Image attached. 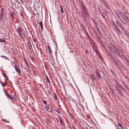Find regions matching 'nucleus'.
<instances>
[{
  "mask_svg": "<svg viewBox=\"0 0 129 129\" xmlns=\"http://www.w3.org/2000/svg\"><path fill=\"white\" fill-rule=\"evenodd\" d=\"M92 21L93 22L95 26L96 27H97V24L93 18H92Z\"/></svg>",
  "mask_w": 129,
  "mask_h": 129,
  "instance_id": "nucleus-21",
  "label": "nucleus"
},
{
  "mask_svg": "<svg viewBox=\"0 0 129 129\" xmlns=\"http://www.w3.org/2000/svg\"><path fill=\"white\" fill-rule=\"evenodd\" d=\"M83 9V13H86L87 16H89V14L88 12L86 11V10L85 7H84V8L82 9Z\"/></svg>",
  "mask_w": 129,
  "mask_h": 129,
  "instance_id": "nucleus-7",
  "label": "nucleus"
},
{
  "mask_svg": "<svg viewBox=\"0 0 129 129\" xmlns=\"http://www.w3.org/2000/svg\"><path fill=\"white\" fill-rule=\"evenodd\" d=\"M94 50L95 52L98 55L99 54L100 55V53L97 50L94 49Z\"/></svg>",
  "mask_w": 129,
  "mask_h": 129,
  "instance_id": "nucleus-38",
  "label": "nucleus"
},
{
  "mask_svg": "<svg viewBox=\"0 0 129 129\" xmlns=\"http://www.w3.org/2000/svg\"><path fill=\"white\" fill-rule=\"evenodd\" d=\"M44 108L47 111L49 110V107H48L46 106H45L44 107Z\"/></svg>",
  "mask_w": 129,
  "mask_h": 129,
  "instance_id": "nucleus-43",
  "label": "nucleus"
},
{
  "mask_svg": "<svg viewBox=\"0 0 129 129\" xmlns=\"http://www.w3.org/2000/svg\"><path fill=\"white\" fill-rule=\"evenodd\" d=\"M60 10L61 13H62L64 12L62 6H61V5H60Z\"/></svg>",
  "mask_w": 129,
  "mask_h": 129,
  "instance_id": "nucleus-23",
  "label": "nucleus"
},
{
  "mask_svg": "<svg viewBox=\"0 0 129 129\" xmlns=\"http://www.w3.org/2000/svg\"><path fill=\"white\" fill-rule=\"evenodd\" d=\"M125 87L129 91V88L128 87L126 84H124Z\"/></svg>",
  "mask_w": 129,
  "mask_h": 129,
  "instance_id": "nucleus-42",
  "label": "nucleus"
},
{
  "mask_svg": "<svg viewBox=\"0 0 129 129\" xmlns=\"http://www.w3.org/2000/svg\"><path fill=\"white\" fill-rule=\"evenodd\" d=\"M109 50H110V51H113V49L112 48V47H109Z\"/></svg>",
  "mask_w": 129,
  "mask_h": 129,
  "instance_id": "nucleus-47",
  "label": "nucleus"
},
{
  "mask_svg": "<svg viewBox=\"0 0 129 129\" xmlns=\"http://www.w3.org/2000/svg\"><path fill=\"white\" fill-rule=\"evenodd\" d=\"M3 15H2L1 14V15L0 16V21H1L3 19Z\"/></svg>",
  "mask_w": 129,
  "mask_h": 129,
  "instance_id": "nucleus-39",
  "label": "nucleus"
},
{
  "mask_svg": "<svg viewBox=\"0 0 129 129\" xmlns=\"http://www.w3.org/2000/svg\"><path fill=\"white\" fill-rule=\"evenodd\" d=\"M6 42L5 40L2 39L0 38V43L4 42Z\"/></svg>",
  "mask_w": 129,
  "mask_h": 129,
  "instance_id": "nucleus-36",
  "label": "nucleus"
},
{
  "mask_svg": "<svg viewBox=\"0 0 129 129\" xmlns=\"http://www.w3.org/2000/svg\"><path fill=\"white\" fill-rule=\"evenodd\" d=\"M100 35L101 36H102H102H103L102 34V33H101L100 34Z\"/></svg>",
  "mask_w": 129,
  "mask_h": 129,
  "instance_id": "nucleus-63",
  "label": "nucleus"
},
{
  "mask_svg": "<svg viewBox=\"0 0 129 129\" xmlns=\"http://www.w3.org/2000/svg\"><path fill=\"white\" fill-rule=\"evenodd\" d=\"M8 98L11 100H14L15 99V96L10 95Z\"/></svg>",
  "mask_w": 129,
  "mask_h": 129,
  "instance_id": "nucleus-14",
  "label": "nucleus"
},
{
  "mask_svg": "<svg viewBox=\"0 0 129 129\" xmlns=\"http://www.w3.org/2000/svg\"><path fill=\"white\" fill-rule=\"evenodd\" d=\"M111 91H112V93H114V92L113 91V90L112 88H111V89H110Z\"/></svg>",
  "mask_w": 129,
  "mask_h": 129,
  "instance_id": "nucleus-52",
  "label": "nucleus"
},
{
  "mask_svg": "<svg viewBox=\"0 0 129 129\" xmlns=\"http://www.w3.org/2000/svg\"><path fill=\"white\" fill-rule=\"evenodd\" d=\"M2 74L3 75L4 77L7 78V77H6L7 75H5V73L3 71H2Z\"/></svg>",
  "mask_w": 129,
  "mask_h": 129,
  "instance_id": "nucleus-33",
  "label": "nucleus"
},
{
  "mask_svg": "<svg viewBox=\"0 0 129 129\" xmlns=\"http://www.w3.org/2000/svg\"><path fill=\"white\" fill-rule=\"evenodd\" d=\"M2 86L5 87L7 85V82H5L4 83H2Z\"/></svg>",
  "mask_w": 129,
  "mask_h": 129,
  "instance_id": "nucleus-28",
  "label": "nucleus"
},
{
  "mask_svg": "<svg viewBox=\"0 0 129 129\" xmlns=\"http://www.w3.org/2000/svg\"><path fill=\"white\" fill-rule=\"evenodd\" d=\"M89 40L90 41H92V40L90 38V36H89V37H88Z\"/></svg>",
  "mask_w": 129,
  "mask_h": 129,
  "instance_id": "nucleus-54",
  "label": "nucleus"
},
{
  "mask_svg": "<svg viewBox=\"0 0 129 129\" xmlns=\"http://www.w3.org/2000/svg\"><path fill=\"white\" fill-rule=\"evenodd\" d=\"M118 122V126H120L121 128H122H122V126L121 124L119 123L118 122Z\"/></svg>",
  "mask_w": 129,
  "mask_h": 129,
  "instance_id": "nucleus-37",
  "label": "nucleus"
},
{
  "mask_svg": "<svg viewBox=\"0 0 129 129\" xmlns=\"http://www.w3.org/2000/svg\"><path fill=\"white\" fill-rule=\"evenodd\" d=\"M118 13L119 14L120 16H124V15L123 14L122 12L120 11H118Z\"/></svg>",
  "mask_w": 129,
  "mask_h": 129,
  "instance_id": "nucleus-27",
  "label": "nucleus"
},
{
  "mask_svg": "<svg viewBox=\"0 0 129 129\" xmlns=\"http://www.w3.org/2000/svg\"><path fill=\"white\" fill-rule=\"evenodd\" d=\"M95 73L96 76L98 78V79L100 80H102V76H101L100 73L97 70L96 71Z\"/></svg>",
  "mask_w": 129,
  "mask_h": 129,
  "instance_id": "nucleus-1",
  "label": "nucleus"
},
{
  "mask_svg": "<svg viewBox=\"0 0 129 129\" xmlns=\"http://www.w3.org/2000/svg\"><path fill=\"white\" fill-rule=\"evenodd\" d=\"M19 36L22 38L23 39L25 37V34H21V33H19Z\"/></svg>",
  "mask_w": 129,
  "mask_h": 129,
  "instance_id": "nucleus-11",
  "label": "nucleus"
},
{
  "mask_svg": "<svg viewBox=\"0 0 129 129\" xmlns=\"http://www.w3.org/2000/svg\"><path fill=\"white\" fill-rule=\"evenodd\" d=\"M101 2L102 3L103 5L104 6L106 5V4L104 2V1L103 0H101Z\"/></svg>",
  "mask_w": 129,
  "mask_h": 129,
  "instance_id": "nucleus-34",
  "label": "nucleus"
},
{
  "mask_svg": "<svg viewBox=\"0 0 129 129\" xmlns=\"http://www.w3.org/2000/svg\"><path fill=\"white\" fill-rule=\"evenodd\" d=\"M105 7H106V8H107V9H108V6H107L106 4V5H105Z\"/></svg>",
  "mask_w": 129,
  "mask_h": 129,
  "instance_id": "nucleus-57",
  "label": "nucleus"
},
{
  "mask_svg": "<svg viewBox=\"0 0 129 129\" xmlns=\"http://www.w3.org/2000/svg\"><path fill=\"white\" fill-rule=\"evenodd\" d=\"M112 25L115 28L117 26L116 25V24L115 23V22L113 20L112 21Z\"/></svg>",
  "mask_w": 129,
  "mask_h": 129,
  "instance_id": "nucleus-20",
  "label": "nucleus"
},
{
  "mask_svg": "<svg viewBox=\"0 0 129 129\" xmlns=\"http://www.w3.org/2000/svg\"><path fill=\"white\" fill-rule=\"evenodd\" d=\"M123 15H122V16H121V17H122V20H125V19L124 18H123V16H122Z\"/></svg>",
  "mask_w": 129,
  "mask_h": 129,
  "instance_id": "nucleus-60",
  "label": "nucleus"
},
{
  "mask_svg": "<svg viewBox=\"0 0 129 129\" xmlns=\"http://www.w3.org/2000/svg\"><path fill=\"white\" fill-rule=\"evenodd\" d=\"M85 33L87 37L90 36L87 31H85Z\"/></svg>",
  "mask_w": 129,
  "mask_h": 129,
  "instance_id": "nucleus-41",
  "label": "nucleus"
},
{
  "mask_svg": "<svg viewBox=\"0 0 129 129\" xmlns=\"http://www.w3.org/2000/svg\"><path fill=\"white\" fill-rule=\"evenodd\" d=\"M24 61L25 62V64L27 65V66H28V63H27V61H26V60L25 59H24Z\"/></svg>",
  "mask_w": 129,
  "mask_h": 129,
  "instance_id": "nucleus-49",
  "label": "nucleus"
},
{
  "mask_svg": "<svg viewBox=\"0 0 129 129\" xmlns=\"http://www.w3.org/2000/svg\"><path fill=\"white\" fill-rule=\"evenodd\" d=\"M96 37L98 39V40L99 39H100V38L99 37V36L97 35H96Z\"/></svg>",
  "mask_w": 129,
  "mask_h": 129,
  "instance_id": "nucleus-53",
  "label": "nucleus"
},
{
  "mask_svg": "<svg viewBox=\"0 0 129 129\" xmlns=\"http://www.w3.org/2000/svg\"><path fill=\"white\" fill-rule=\"evenodd\" d=\"M14 67L16 71L17 72H18L19 73H21V71H20V70L19 69L17 66L16 65H15L14 66Z\"/></svg>",
  "mask_w": 129,
  "mask_h": 129,
  "instance_id": "nucleus-6",
  "label": "nucleus"
},
{
  "mask_svg": "<svg viewBox=\"0 0 129 129\" xmlns=\"http://www.w3.org/2000/svg\"><path fill=\"white\" fill-rule=\"evenodd\" d=\"M46 78L47 79V80L48 82L50 84V81L49 80V78L48 76H46Z\"/></svg>",
  "mask_w": 129,
  "mask_h": 129,
  "instance_id": "nucleus-46",
  "label": "nucleus"
},
{
  "mask_svg": "<svg viewBox=\"0 0 129 129\" xmlns=\"http://www.w3.org/2000/svg\"><path fill=\"white\" fill-rule=\"evenodd\" d=\"M4 92L8 98L10 95L9 93L6 90H4Z\"/></svg>",
  "mask_w": 129,
  "mask_h": 129,
  "instance_id": "nucleus-15",
  "label": "nucleus"
},
{
  "mask_svg": "<svg viewBox=\"0 0 129 129\" xmlns=\"http://www.w3.org/2000/svg\"><path fill=\"white\" fill-rule=\"evenodd\" d=\"M58 119L59 120H60L61 119L60 116H58Z\"/></svg>",
  "mask_w": 129,
  "mask_h": 129,
  "instance_id": "nucleus-58",
  "label": "nucleus"
},
{
  "mask_svg": "<svg viewBox=\"0 0 129 129\" xmlns=\"http://www.w3.org/2000/svg\"><path fill=\"white\" fill-rule=\"evenodd\" d=\"M16 30L18 33H19L20 30H21V28L19 26H18Z\"/></svg>",
  "mask_w": 129,
  "mask_h": 129,
  "instance_id": "nucleus-19",
  "label": "nucleus"
},
{
  "mask_svg": "<svg viewBox=\"0 0 129 129\" xmlns=\"http://www.w3.org/2000/svg\"><path fill=\"white\" fill-rule=\"evenodd\" d=\"M1 56L2 58H4L5 59H6L8 60H9V58L5 56L2 55V56Z\"/></svg>",
  "mask_w": 129,
  "mask_h": 129,
  "instance_id": "nucleus-26",
  "label": "nucleus"
},
{
  "mask_svg": "<svg viewBox=\"0 0 129 129\" xmlns=\"http://www.w3.org/2000/svg\"><path fill=\"white\" fill-rule=\"evenodd\" d=\"M4 9L3 8H2L1 9V11H2V12H1V14L2 15H3V14H4Z\"/></svg>",
  "mask_w": 129,
  "mask_h": 129,
  "instance_id": "nucleus-44",
  "label": "nucleus"
},
{
  "mask_svg": "<svg viewBox=\"0 0 129 129\" xmlns=\"http://www.w3.org/2000/svg\"><path fill=\"white\" fill-rule=\"evenodd\" d=\"M55 111L59 113L60 114V113L59 112V110L58 108H55Z\"/></svg>",
  "mask_w": 129,
  "mask_h": 129,
  "instance_id": "nucleus-35",
  "label": "nucleus"
},
{
  "mask_svg": "<svg viewBox=\"0 0 129 129\" xmlns=\"http://www.w3.org/2000/svg\"><path fill=\"white\" fill-rule=\"evenodd\" d=\"M116 54L118 55L119 57H121L122 56L120 54L119 52L118 51H116Z\"/></svg>",
  "mask_w": 129,
  "mask_h": 129,
  "instance_id": "nucleus-30",
  "label": "nucleus"
},
{
  "mask_svg": "<svg viewBox=\"0 0 129 129\" xmlns=\"http://www.w3.org/2000/svg\"><path fill=\"white\" fill-rule=\"evenodd\" d=\"M112 58L113 61L116 64H117V62L116 60L112 56Z\"/></svg>",
  "mask_w": 129,
  "mask_h": 129,
  "instance_id": "nucleus-31",
  "label": "nucleus"
},
{
  "mask_svg": "<svg viewBox=\"0 0 129 129\" xmlns=\"http://www.w3.org/2000/svg\"><path fill=\"white\" fill-rule=\"evenodd\" d=\"M126 61H127V64L129 66V62L127 60H126Z\"/></svg>",
  "mask_w": 129,
  "mask_h": 129,
  "instance_id": "nucleus-59",
  "label": "nucleus"
},
{
  "mask_svg": "<svg viewBox=\"0 0 129 129\" xmlns=\"http://www.w3.org/2000/svg\"><path fill=\"white\" fill-rule=\"evenodd\" d=\"M43 102L44 104L45 105H47V101L45 100H43Z\"/></svg>",
  "mask_w": 129,
  "mask_h": 129,
  "instance_id": "nucleus-48",
  "label": "nucleus"
},
{
  "mask_svg": "<svg viewBox=\"0 0 129 129\" xmlns=\"http://www.w3.org/2000/svg\"><path fill=\"white\" fill-rule=\"evenodd\" d=\"M80 4L81 5V7L82 9L84 8V7H85L84 5L81 2H80Z\"/></svg>",
  "mask_w": 129,
  "mask_h": 129,
  "instance_id": "nucleus-32",
  "label": "nucleus"
},
{
  "mask_svg": "<svg viewBox=\"0 0 129 129\" xmlns=\"http://www.w3.org/2000/svg\"><path fill=\"white\" fill-rule=\"evenodd\" d=\"M115 28L117 30L118 33L119 34L121 35V34H122V33L121 31L118 28V26L116 27V28Z\"/></svg>",
  "mask_w": 129,
  "mask_h": 129,
  "instance_id": "nucleus-10",
  "label": "nucleus"
},
{
  "mask_svg": "<svg viewBox=\"0 0 129 129\" xmlns=\"http://www.w3.org/2000/svg\"><path fill=\"white\" fill-rule=\"evenodd\" d=\"M124 33V34L126 37L129 38V32L126 30L125 29V28L122 30Z\"/></svg>",
  "mask_w": 129,
  "mask_h": 129,
  "instance_id": "nucleus-3",
  "label": "nucleus"
},
{
  "mask_svg": "<svg viewBox=\"0 0 129 129\" xmlns=\"http://www.w3.org/2000/svg\"><path fill=\"white\" fill-rule=\"evenodd\" d=\"M114 81L116 83V84L118 85V86L120 84L118 83V82L116 80H115Z\"/></svg>",
  "mask_w": 129,
  "mask_h": 129,
  "instance_id": "nucleus-40",
  "label": "nucleus"
},
{
  "mask_svg": "<svg viewBox=\"0 0 129 129\" xmlns=\"http://www.w3.org/2000/svg\"><path fill=\"white\" fill-rule=\"evenodd\" d=\"M85 52L86 54L87 53H88V50H87Z\"/></svg>",
  "mask_w": 129,
  "mask_h": 129,
  "instance_id": "nucleus-61",
  "label": "nucleus"
},
{
  "mask_svg": "<svg viewBox=\"0 0 129 129\" xmlns=\"http://www.w3.org/2000/svg\"><path fill=\"white\" fill-rule=\"evenodd\" d=\"M10 15L11 17L12 21L13 22L14 20L15 19V17H14V16L13 15V14L11 13H10Z\"/></svg>",
  "mask_w": 129,
  "mask_h": 129,
  "instance_id": "nucleus-18",
  "label": "nucleus"
},
{
  "mask_svg": "<svg viewBox=\"0 0 129 129\" xmlns=\"http://www.w3.org/2000/svg\"><path fill=\"white\" fill-rule=\"evenodd\" d=\"M39 24L40 25L41 28V29L42 30H43V24L42 22H39Z\"/></svg>",
  "mask_w": 129,
  "mask_h": 129,
  "instance_id": "nucleus-16",
  "label": "nucleus"
},
{
  "mask_svg": "<svg viewBox=\"0 0 129 129\" xmlns=\"http://www.w3.org/2000/svg\"><path fill=\"white\" fill-rule=\"evenodd\" d=\"M91 78L93 80H94L95 79V76H93L92 75H91L90 76Z\"/></svg>",
  "mask_w": 129,
  "mask_h": 129,
  "instance_id": "nucleus-25",
  "label": "nucleus"
},
{
  "mask_svg": "<svg viewBox=\"0 0 129 129\" xmlns=\"http://www.w3.org/2000/svg\"><path fill=\"white\" fill-rule=\"evenodd\" d=\"M118 86L120 88H121L123 91H125V89L120 84Z\"/></svg>",
  "mask_w": 129,
  "mask_h": 129,
  "instance_id": "nucleus-17",
  "label": "nucleus"
},
{
  "mask_svg": "<svg viewBox=\"0 0 129 129\" xmlns=\"http://www.w3.org/2000/svg\"><path fill=\"white\" fill-rule=\"evenodd\" d=\"M98 40L100 44L101 45L103 46L104 45L103 44V42L101 40V39H99Z\"/></svg>",
  "mask_w": 129,
  "mask_h": 129,
  "instance_id": "nucleus-12",
  "label": "nucleus"
},
{
  "mask_svg": "<svg viewBox=\"0 0 129 129\" xmlns=\"http://www.w3.org/2000/svg\"><path fill=\"white\" fill-rule=\"evenodd\" d=\"M81 13L82 16L83 18L84 19V21H87V19L86 18L87 17V15L86 13H83L82 12H81Z\"/></svg>",
  "mask_w": 129,
  "mask_h": 129,
  "instance_id": "nucleus-2",
  "label": "nucleus"
},
{
  "mask_svg": "<svg viewBox=\"0 0 129 129\" xmlns=\"http://www.w3.org/2000/svg\"><path fill=\"white\" fill-rule=\"evenodd\" d=\"M115 22L118 26L122 30H123L124 29V28L123 27V26L118 21H116Z\"/></svg>",
  "mask_w": 129,
  "mask_h": 129,
  "instance_id": "nucleus-4",
  "label": "nucleus"
},
{
  "mask_svg": "<svg viewBox=\"0 0 129 129\" xmlns=\"http://www.w3.org/2000/svg\"><path fill=\"white\" fill-rule=\"evenodd\" d=\"M112 46L115 49L116 48V46L115 45H114L112 43Z\"/></svg>",
  "mask_w": 129,
  "mask_h": 129,
  "instance_id": "nucleus-50",
  "label": "nucleus"
},
{
  "mask_svg": "<svg viewBox=\"0 0 129 129\" xmlns=\"http://www.w3.org/2000/svg\"><path fill=\"white\" fill-rule=\"evenodd\" d=\"M105 13L107 15H108V11H105Z\"/></svg>",
  "mask_w": 129,
  "mask_h": 129,
  "instance_id": "nucleus-55",
  "label": "nucleus"
},
{
  "mask_svg": "<svg viewBox=\"0 0 129 129\" xmlns=\"http://www.w3.org/2000/svg\"><path fill=\"white\" fill-rule=\"evenodd\" d=\"M82 27L83 28V30L85 32V31H87L86 28L84 27L83 25H82Z\"/></svg>",
  "mask_w": 129,
  "mask_h": 129,
  "instance_id": "nucleus-45",
  "label": "nucleus"
},
{
  "mask_svg": "<svg viewBox=\"0 0 129 129\" xmlns=\"http://www.w3.org/2000/svg\"><path fill=\"white\" fill-rule=\"evenodd\" d=\"M21 16L22 17H23V15L22 14V12H21Z\"/></svg>",
  "mask_w": 129,
  "mask_h": 129,
  "instance_id": "nucleus-62",
  "label": "nucleus"
},
{
  "mask_svg": "<svg viewBox=\"0 0 129 129\" xmlns=\"http://www.w3.org/2000/svg\"><path fill=\"white\" fill-rule=\"evenodd\" d=\"M72 128L73 129H77L76 128V127L74 126L73 125L72 126Z\"/></svg>",
  "mask_w": 129,
  "mask_h": 129,
  "instance_id": "nucleus-51",
  "label": "nucleus"
},
{
  "mask_svg": "<svg viewBox=\"0 0 129 129\" xmlns=\"http://www.w3.org/2000/svg\"><path fill=\"white\" fill-rule=\"evenodd\" d=\"M2 121L4 122H7V123H9V121H8L6 119H2Z\"/></svg>",
  "mask_w": 129,
  "mask_h": 129,
  "instance_id": "nucleus-29",
  "label": "nucleus"
},
{
  "mask_svg": "<svg viewBox=\"0 0 129 129\" xmlns=\"http://www.w3.org/2000/svg\"><path fill=\"white\" fill-rule=\"evenodd\" d=\"M115 13L117 15V16L119 18V19H120L121 20L123 23L124 22L122 21L121 19V18H120V15H119V14L118 13V12L115 11Z\"/></svg>",
  "mask_w": 129,
  "mask_h": 129,
  "instance_id": "nucleus-9",
  "label": "nucleus"
},
{
  "mask_svg": "<svg viewBox=\"0 0 129 129\" xmlns=\"http://www.w3.org/2000/svg\"><path fill=\"white\" fill-rule=\"evenodd\" d=\"M60 123L62 125L64 126V123L63 121V120L62 119L60 120H59Z\"/></svg>",
  "mask_w": 129,
  "mask_h": 129,
  "instance_id": "nucleus-24",
  "label": "nucleus"
},
{
  "mask_svg": "<svg viewBox=\"0 0 129 129\" xmlns=\"http://www.w3.org/2000/svg\"><path fill=\"white\" fill-rule=\"evenodd\" d=\"M99 13L104 18H105L104 16V15L103 14V13L102 10H101V9L99 8Z\"/></svg>",
  "mask_w": 129,
  "mask_h": 129,
  "instance_id": "nucleus-8",
  "label": "nucleus"
},
{
  "mask_svg": "<svg viewBox=\"0 0 129 129\" xmlns=\"http://www.w3.org/2000/svg\"><path fill=\"white\" fill-rule=\"evenodd\" d=\"M27 44L28 45L29 48L30 49H32V47L30 43V42H28Z\"/></svg>",
  "mask_w": 129,
  "mask_h": 129,
  "instance_id": "nucleus-13",
  "label": "nucleus"
},
{
  "mask_svg": "<svg viewBox=\"0 0 129 129\" xmlns=\"http://www.w3.org/2000/svg\"><path fill=\"white\" fill-rule=\"evenodd\" d=\"M53 95L54 100H57L58 98L57 97V96L56 93H54Z\"/></svg>",
  "mask_w": 129,
  "mask_h": 129,
  "instance_id": "nucleus-22",
  "label": "nucleus"
},
{
  "mask_svg": "<svg viewBox=\"0 0 129 129\" xmlns=\"http://www.w3.org/2000/svg\"><path fill=\"white\" fill-rule=\"evenodd\" d=\"M96 29H97V30L99 32V31H100L99 30V29L98 28V27H97H97H96Z\"/></svg>",
  "mask_w": 129,
  "mask_h": 129,
  "instance_id": "nucleus-56",
  "label": "nucleus"
},
{
  "mask_svg": "<svg viewBox=\"0 0 129 129\" xmlns=\"http://www.w3.org/2000/svg\"><path fill=\"white\" fill-rule=\"evenodd\" d=\"M48 48L49 50V49H50L51 48L49 46H48Z\"/></svg>",
  "mask_w": 129,
  "mask_h": 129,
  "instance_id": "nucleus-64",
  "label": "nucleus"
},
{
  "mask_svg": "<svg viewBox=\"0 0 129 129\" xmlns=\"http://www.w3.org/2000/svg\"><path fill=\"white\" fill-rule=\"evenodd\" d=\"M115 86L116 91L119 93V94L121 95H122L121 92L120 91V89L118 88L117 85H115Z\"/></svg>",
  "mask_w": 129,
  "mask_h": 129,
  "instance_id": "nucleus-5",
  "label": "nucleus"
}]
</instances>
